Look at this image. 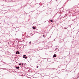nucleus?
Masks as SVG:
<instances>
[{
  "instance_id": "f03ea898",
  "label": "nucleus",
  "mask_w": 79,
  "mask_h": 79,
  "mask_svg": "<svg viewBox=\"0 0 79 79\" xmlns=\"http://www.w3.org/2000/svg\"><path fill=\"white\" fill-rule=\"evenodd\" d=\"M54 57H56V54H54V55L53 56V58H54Z\"/></svg>"
},
{
  "instance_id": "7ed1b4c3",
  "label": "nucleus",
  "mask_w": 79,
  "mask_h": 79,
  "mask_svg": "<svg viewBox=\"0 0 79 79\" xmlns=\"http://www.w3.org/2000/svg\"><path fill=\"white\" fill-rule=\"evenodd\" d=\"M49 21H51V22L52 23L53 22V20H49Z\"/></svg>"
},
{
  "instance_id": "f257e3e1",
  "label": "nucleus",
  "mask_w": 79,
  "mask_h": 79,
  "mask_svg": "<svg viewBox=\"0 0 79 79\" xmlns=\"http://www.w3.org/2000/svg\"><path fill=\"white\" fill-rule=\"evenodd\" d=\"M16 54H19L20 53H19V51H17V52H16Z\"/></svg>"
},
{
  "instance_id": "423d86ee",
  "label": "nucleus",
  "mask_w": 79,
  "mask_h": 79,
  "mask_svg": "<svg viewBox=\"0 0 79 79\" xmlns=\"http://www.w3.org/2000/svg\"><path fill=\"white\" fill-rule=\"evenodd\" d=\"M33 29H35V27H32Z\"/></svg>"
},
{
  "instance_id": "0eeeda50",
  "label": "nucleus",
  "mask_w": 79,
  "mask_h": 79,
  "mask_svg": "<svg viewBox=\"0 0 79 79\" xmlns=\"http://www.w3.org/2000/svg\"><path fill=\"white\" fill-rule=\"evenodd\" d=\"M26 55H23V57H25V56H26Z\"/></svg>"
},
{
  "instance_id": "39448f33",
  "label": "nucleus",
  "mask_w": 79,
  "mask_h": 79,
  "mask_svg": "<svg viewBox=\"0 0 79 79\" xmlns=\"http://www.w3.org/2000/svg\"><path fill=\"white\" fill-rule=\"evenodd\" d=\"M23 58H25V59H26V58H27V57H23Z\"/></svg>"
},
{
  "instance_id": "6e6552de",
  "label": "nucleus",
  "mask_w": 79,
  "mask_h": 79,
  "mask_svg": "<svg viewBox=\"0 0 79 79\" xmlns=\"http://www.w3.org/2000/svg\"><path fill=\"white\" fill-rule=\"evenodd\" d=\"M29 43H30V44H31V42L30 41V42H29Z\"/></svg>"
},
{
  "instance_id": "1a4fd4ad",
  "label": "nucleus",
  "mask_w": 79,
  "mask_h": 79,
  "mask_svg": "<svg viewBox=\"0 0 79 79\" xmlns=\"http://www.w3.org/2000/svg\"><path fill=\"white\" fill-rule=\"evenodd\" d=\"M21 63H20V64H19V65H21Z\"/></svg>"
},
{
  "instance_id": "20e7f679",
  "label": "nucleus",
  "mask_w": 79,
  "mask_h": 79,
  "mask_svg": "<svg viewBox=\"0 0 79 79\" xmlns=\"http://www.w3.org/2000/svg\"><path fill=\"white\" fill-rule=\"evenodd\" d=\"M16 69H19V67H16Z\"/></svg>"
},
{
  "instance_id": "f8f14e48",
  "label": "nucleus",
  "mask_w": 79,
  "mask_h": 79,
  "mask_svg": "<svg viewBox=\"0 0 79 79\" xmlns=\"http://www.w3.org/2000/svg\"><path fill=\"white\" fill-rule=\"evenodd\" d=\"M22 65L23 64L22 63Z\"/></svg>"
},
{
  "instance_id": "9d476101",
  "label": "nucleus",
  "mask_w": 79,
  "mask_h": 79,
  "mask_svg": "<svg viewBox=\"0 0 79 79\" xmlns=\"http://www.w3.org/2000/svg\"><path fill=\"white\" fill-rule=\"evenodd\" d=\"M45 35H43V37H44V36Z\"/></svg>"
},
{
  "instance_id": "9b49d317",
  "label": "nucleus",
  "mask_w": 79,
  "mask_h": 79,
  "mask_svg": "<svg viewBox=\"0 0 79 79\" xmlns=\"http://www.w3.org/2000/svg\"><path fill=\"white\" fill-rule=\"evenodd\" d=\"M37 68H39V66H37Z\"/></svg>"
}]
</instances>
